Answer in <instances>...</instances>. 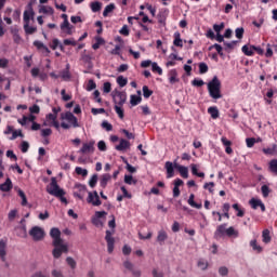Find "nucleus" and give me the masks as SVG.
Returning a JSON list of instances; mask_svg holds the SVG:
<instances>
[{
    "instance_id": "1",
    "label": "nucleus",
    "mask_w": 277,
    "mask_h": 277,
    "mask_svg": "<svg viewBox=\"0 0 277 277\" xmlns=\"http://www.w3.org/2000/svg\"><path fill=\"white\" fill-rule=\"evenodd\" d=\"M208 92L211 98L217 101V98H222V82L214 76L212 80L208 83Z\"/></svg>"
},
{
    "instance_id": "2",
    "label": "nucleus",
    "mask_w": 277,
    "mask_h": 277,
    "mask_svg": "<svg viewBox=\"0 0 277 277\" xmlns=\"http://www.w3.org/2000/svg\"><path fill=\"white\" fill-rule=\"evenodd\" d=\"M61 119L67 120V122H69V124L66 122H62L61 123L62 129H70V127H74V129L79 128V121L77 120V117H75V115L70 111L62 114Z\"/></svg>"
},
{
    "instance_id": "3",
    "label": "nucleus",
    "mask_w": 277,
    "mask_h": 277,
    "mask_svg": "<svg viewBox=\"0 0 277 277\" xmlns=\"http://www.w3.org/2000/svg\"><path fill=\"white\" fill-rule=\"evenodd\" d=\"M48 194L50 196H66V192L64 189L60 188V185H57V179L52 177L50 185L47 187Z\"/></svg>"
},
{
    "instance_id": "4",
    "label": "nucleus",
    "mask_w": 277,
    "mask_h": 277,
    "mask_svg": "<svg viewBox=\"0 0 277 277\" xmlns=\"http://www.w3.org/2000/svg\"><path fill=\"white\" fill-rule=\"evenodd\" d=\"M53 246L54 249L52 251V255L54 259H60L62 254H68V243H64V241H62Z\"/></svg>"
},
{
    "instance_id": "5",
    "label": "nucleus",
    "mask_w": 277,
    "mask_h": 277,
    "mask_svg": "<svg viewBox=\"0 0 277 277\" xmlns=\"http://www.w3.org/2000/svg\"><path fill=\"white\" fill-rule=\"evenodd\" d=\"M29 235L31 236V239H34L35 241H42V239H44V229L40 226H34L30 230H29Z\"/></svg>"
},
{
    "instance_id": "6",
    "label": "nucleus",
    "mask_w": 277,
    "mask_h": 277,
    "mask_svg": "<svg viewBox=\"0 0 277 277\" xmlns=\"http://www.w3.org/2000/svg\"><path fill=\"white\" fill-rule=\"evenodd\" d=\"M87 202L93 207H101V205H103L101 197L98 196V192L96 190L88 193Z\"/></svg>"
},
{
    "instance_id": "7",
    "label": "nucleus",
    "mask_w": 277,
    "mask_h": 277,
    "mask_svg": "<svg viewBox=\"0 0 277 277\" xmlns=\"http://www.w3.org/2000/svg\"><path fill=\"white\" fill-rule=\"evenodd\" d=\"M34 16H36V12H34V3L29 2L24 11V25L31 23Z\"/></svg>"
},
{
    "instance_id": "8",
    "label": "nucleus",
    "mask_w": 277,
    "mask_h": 277,
    "mask_svg": "<svg viewBox=\"0 0 277 277\" xmlns=\"http://www.w3.org/2000/svg\"><path fill=\"white\" fill-rule=\"evenodd\" d=\"M114 230H106L105 241L107 242V252L111 254L114 252V246L116 243V239L113 238Z\"/></svg>"
},
{
    "instance_id": "9",
    "label": "nucleus",
    "mask_w": 277,
    "mask_h": 277,
    "mask_svg": "<svg viewBox=\"0 0 277 277\" xmlns=\"http://www.w3.org/2000/svg\"><path fill=\"white\" fill-rule=\"evenodd\" d=\"M50 236L52 237L53 241H52V246H57V243H62V241H64L62 239V232H60V228L57 227H53L50 230Z\"/></svg>"
},
{
    "instance_id": "10",
    "label": "nucleus",
    "mask_w": 277,
    "mask_h": 277,
    "mask_svg": "<svg viewBox=\"0 0 277 277\" xmlns=\"http://www.w3.org/2000/svg\"><path fill=\"white\" fill-rule=\"evenodd\" d=\"M76 189H78V192L74 193L75 198L83 200V198H85V194H88V187L83 184H76Z\"/></svg>"
},
{
    "instance_id": "11",
    "label": "nucleus",
    "mask_w": 277,
    "mask_h": 277,
    "mask_svg": "<svg viewBox=\"0 0 277 277\" xmlns=\"http://www.w3.org/2000/svg\"><path fill=\"white\" fill-rule=\"evenodd\" d=\"M114 101H115L116 105H119L120 107H122V105H124L127 103V93L126 92H117L114 95Z\"/></svg>"
},
{
    "instance_id": "12",
    "label": "nucleus",
    "mask_w": 277,
    "mask_h": 277,
    "mask_svg": "<svg viewBox=\"0 0 277 277\" xmlns=\"http://www.w3.org/2000/svg\"><path fill=\"white\" fill-rule=\"evenodd\" d=\"M249 205H251V208L254 210L259 209L260 207L261 211L265 213V203H263L261 199L252 198L250 199Z\"/></svg>"
},
{
    "instance_id": "13",
    "label": "nucleus",
    "mask_w": 277,
    "mask_h": 277,
    "mask_svg": "<svg viewBox=\"0 0 277 277\" xmlns=\"http://www.w3.org/2000/svg\"><path fill=\"white\" fill-rule=\"evenodd\" d=\"M94 144H95L94 141H90L89 143L82 144L80 153H82V155H88L90 153H94Z\"/></svg>"
},
{
    "instance_id": "14",
    "label": "nucleus",
    "mask_w": 277,
    "mask_h": 277,
    "mask_svg": "<svg viewBox=\"0 0 277 277\" xmlns=\"http://www.w3.org/2000/svg\"><path fill=\"white\" fill-rule=\"evenodd\" d=\"M174 169L180 172L182 179H189V169L187 167L175 163Z\"/></svg>"
},
{
    "instance_id": "15",
    "label": "nucleus",
    "mask_w": 277,
    "mask_h": 277,
    "mask_svg": "<svg viewBox=\"0 0 277 277\" xmlns=\"http://www.w3.org/2000/svg\"><path fill=\"white\" fill-rule=\"evenodd\" d=\"M168 78L171 85H174V83H179L181 81V79H179V72L176 71V69H171L168 72Z\"/></svg>"
},
{
    "instance_id": "16",
    "label": "nucleus",
    "mask_w": 277,
    "mask_h": 277,
    "mask_svg": "<svg viewBox=\"0 0 277 277\" xmlns=\"http://www.w3.org/2000/svg\"><path fill=\"white\" fill-rule=\"evenodd\" d=\"M109 181H111V175L109 173H105L101 175L100 186L102 187V189H105V187H107V184L109 183Z\"/></svg>"
},
{
    "instance_id": "17",
    "label": "nucleus",
    "mask_w": 277,
    "mask_h": 277,
    "mask_svg": "<svg viewBox=\"0 0 277 277\" xmlns=\"http://www.w3.org/2000/svg\"><path fill=\"white\" fill-rule=\"evenodd\" d=\"M164 168L167 170V179H172V176H174V163L167 161Z\"/></svg>"
},
{
    "instance_id": "18",
    "label": "nucleus",
    "mask_w": 277,
    "mask_h": 277,
    "mask_svg": "<svg viewBox=\"0 0 277 277\" xmlns=\"http://www.w3.org/2000/svg\"><path fill=\"white\" fill-rule=\"evenodd\" d=\"M63 81H70V65H66V69L62 70L61 74L58 75Z\"/></svg>"
},
{
    "instance_id": "19",
    "label": "nucleus",
    "mask_w": 277,
    "mask_h": 277,
    "mask_svg": "<svg viewBox=\"0 0 277 277\" xmlns=\"http://www.w3.org/2000/svg\"><path fill=\"white\" fill-rule=\"evenodd\" d=\"M34 47H36V49H38V51H43V53H47V55H49V53H51V50H49V48L47 45H44V43H42V41H34Z\"/></svg>"
},
{
    "instance_id": "20",
    "label": "nucleus",
    "mask_w": 277,
    "mask_h": 277,
    "mask_svg": "<svg viewBox=\"0 0 277 277\" xmlns=\"http://www.w3.org/2000/svg\"><path fill=\"white\" fill-rule=\"evenodd\" d=\"M168 239V233L163 229L158 232L157 241L160 246H163L164 241Z\"/></svg>"
},
{
    "instance_id": "21",
    "label": "nucleus",
    "mask_w": 277,
    "mask_h": 277,
    "mask_svg": "<svg viewBox=\"0 0 277 277\" xmlns=\"http://www.w3.org/2000/svg\"><path fill=\"white\" fill-rule=\"evenodd\" d=\"M131 143L129 141L121 138L119 142V145L116 146V150H127V148H130Z\"/></svg>"
},
{
    "instance_id": "22",
    "label": "nucleus",
    "mask_w": 277,
    "mask_h": 277,
    "mask_svg": "<svg viewBox=\"0 0 277 277\" xmlns=\"http://www.w3.org/2000/svg\"><path fill=\"white\" fill-rule=\"evenodd\" d=\"M173 44L174 47H180L181 49H183V39H181V32L176 31L173 35Z\"/></svg>"
},
{
    "instance_id": "23",
    "label": "nucleus",
    "mask_w": 277,
    "mask_h": 277,
    "mask_svg": "<svg viewBox=\"0 0 277 277\" xmlns=\"http://www.w3.org/2000/svg\"><path fill=\"white\" fill-rule=\"evenodd\" d=\"M208 114H210L213 120H217V118H220V110L215 106L209 107Z\"/></svg>"
},
{
    "instance_id": "24",
    "label": "nucleus",
    "mask_w": 277,
    "mask_h": 277,
    "mask_svg": "<svg viewBox=\"0 0 277 277\" xmlns=\"http://www.w3.org/2000/svg\"><path fill=\"white\" fill-rule=\"evenodd\" d=\"M192 174L198 176L199 179H205V172H198V164H190Z\"/></svg>"
},
{
    "instance_id": "25",
    "label": "nucleus",
    "mask_w": 277,
    "mask_h": 277,
    "mask_svg": "<svg viewBox=\"0 0 277 277\" xmlns=\"http://www.w3.org/2000/svg\"><path fill=\"white\" fill-rule=\"evenodd\" d=\"M12 189V180L6 179V181L0 185L1 192H10Z\"/></svg>"
},
{
    "instance_id": "26",
    "label": "nucleus",
    "mask_w": 277,
    "mask_h": 277,
    "mask_svg": "<svg viewBox=\"0 0 277 277\" xmlns=\"http://www.w3.org/2000/svg\"><path fill=\"white\" fill-rule=\"evenodd\" d=\"M6 245L5 241L0 240V259L1 261H5V255L8 252L5 251Z\"/></svg>"
},
{
    "instance_id": "27",
    "label": "nucleus",
    "mask_w": 277,
    "mask_h": 277,
    "mask_svg": "<svg viewBox=\"0 0 277 277\" xmlns=\"http://www.w3.org/2000/svg\"><path fill=\"white\" fill-rule=\"evenodd\" d=\"M140 103H142V96L140 95L130 96V105H132V107L140 105Z\"/></svg>"
},
{
    "instance_id": "28",
    "label": "nucleus",
    "mask_w": 277,
    "mask_h": 277,
    "mask_svg": "<svg viewBox=\"0 0 277 277\" xmlns=\"http://www.w3.org/2000/svg\"><path fill=\"white\" fill-rule=\"evenodd\" d=\"M226 234V224L219 225L214 235L215 237H222V235Z\"/></svg>"
},
{
    "instance_id": "29",
    "label": "nucleus",
    "mask_w": 277,
    "mask_h": 277,
    "mask_svg": "<svg viewBox=\"0 0 277 277\" xmlns=\"http://www.w3.org/2000/svg\"><path fill=\"white\" fill-rule=\"evenodd\" d=\"M194 198H195L194 194H190L188 198V205L194 209H202V203H196V201H194Z\"/></svg>"
},
{
    "instance_id": "30",
    "label": "nucleus",
    "mask_w": 277,
    "mask_h": 277,
    "mask_svg": "<svg viewBox=\"0 0 277 277\" xmlns=\"http://www.w3.org/2000/svg\"><path fill=\"white\" fill-rule=\"evenodd\" d=\"M102 44H105V39L102 37H95V43L92 45V49L97 51V49H101Z\"/></svg>"
},
{
    "instance_id": "31",
    "label": "nucleus",
    "mask_w": 277,
    "mask_h": 277,
    "mask_svg": "<svg viewBox=\"0 0 277 277\" xmlns=\"http://www.w3.org/2000/svg\"><path fill=\"white\" fill-rule=\"evenodd\" d=\"M250 246L252 247V250L254 252L261 253L263 252V247L259 245V242H256L255 239L250 241Z\"/></svg>"
},
{
    "instance_id": "32",
    "label": "nucleus",
    "mask_w": 277,
    "mask_h": 277,
    "mask_svg": "<svg viewBox=\"0 0 277 277\" xmlns=\"http://www.w3.org/2000/svg\"><path fill=\"white\" fill-rule=\"evenodd\" d=\"M276 148L277 145L273 144L271 147L263 148L262 153H264V155H276Z\"/></svg>"
},
{
    "instance_id": "33",
    "label": "nucleus",
    "mask_w": 277,
    "mask_h": 277,
    "mask_svg": "<svg viewBox=\"0 0 277 277\" xmlns=\"http://www.w3.org/2000/svg\"><path fill=\"white\" fill-rule=\"evenodd\" d=\"M30 23L28 24H24V31L26 34H28L29 36H31V34H36V31H38V28L34 27V26H29Z\"/></svg>"
},
{
    "instance_id": "34",
    "label": "nucleus",
    "mask_w": 277,
    "mask_h": 277,
    "mask_svg": "<svg viewBox=\"0 0 277 277\" xmlns=\"http://www.w3.org/2000/svg\"><path fill=\"white\" fill-rule=\"evenodd\" d=\"M114 10H116V5L115 4L111 3V4L106 5L105 9H104V12H103V16L104 17L109 16V14H111V12Z\"/></svg>"
},
{
    "instance_id": "35",
    "label": "nucleus",
    "mask_w": 277,
    "mask_h": 277,
    "mask_svg": "<svg viewBox=\"0 0 277 277\" xmlns=\"http://www.w3.org/2000/svg\"><path fill=\"white\" fill-rule=\"evenodd\" d=\"M253 45H243L242 47V53H245L247 56L252 57V55H254L253 52Z\"/></svg>"
},
{
    "instance_id": "36",
    "label": "nucleus",
    "mask_w": 277,
    "mask_h": 277,
    "mask_svg": "<svg viewBox=\"0 0 277 277\" xmlns=\"http://www.w3.org/2000/svg\"><path fill=\"white\" fill-rule=\"evenodd\" d=\"M268 169L271 172H273V174L277 175V159H273L269 161Z\"/></svg>"
},
{
    "instance_id": "37",
    "label": "nucleus",
    "mask_w": 277,
    "mask_h": 277,
    "mask_svg": "<svg viewBox=\"0 0 277 277\" xmlns=\"http://www.w3.org/2000/svg\"><path fill=\"white\" fill-rule=\"evenodd\" d=\"M225 235H227V237H239V232L234 227H229L225 230Z\"/></svg>"
},
{
    "instance_id": "38",
    "label": "nucleus",
    "mask_w": 277,
    "mask_h": 277,
    "mask_svg": "<svg viewBox=\"0 0 277 277\" xmlns=\"http://www.w3.org/2000/svg\"><path fill=\"white\" fill-rule=\"evenodd\" d=\"M92 12H101L103 4L98 1L91 2L90 4Z\"/></svg>"
},
{
    "instance_id": "39",
    "label": "nucleus",
    "mask_w": 277,
    "mask_h": 277,
    "mask_svg": "<svg viewBox=\"0 0 277 277\" xmlns=\"http://www.w3.org/2000/svg\"><path fill=\"white\" fill-rule=\"evenodd\" d=\"M124 183L127 185H137V180L133 179V175H124Z\"/></svg>"
},
{
    "instance_id": "40",
    "label": "nucleus",
    "mask_w": 277,
    "mask_h": 277,
    "mask_svg": "<svg viewBox=\"0 0 277 277\" xmlns=\"http://www.w3.org/2000/svg\"><path fill=\"white\" fill-rule=\"evenodd\" d=\"M262 238L264 243H269V241H272V237L269 236V229L263 230Z\"/></svg>"
},
{
    "instance_id": "41",
    "label": "nucleus",
    "mask_w": 277,
    "mask_h": 277,
    "mask_svg": "<svg viewBox=\"0 0 277 277\" xmlns=\"http://www.w3.org/2000/svg\"><path fill=\"white\" fill-rule=\"evenodd\" d=\"M232 207L235 209V211H237V217H243V215H246V211L239 208V203H234Z\"/></svg>"
},
{
    "instance_id": "42",
    "label": "nucleus",
    "mask_w": 277,
    "mask_h": 277,
    "mask_svg": "<svg viewBox=\"0 0 277 277\" xmlns=\"http://www.w3.org/2000/svg\"><path fill=\"white\" fill-rule=\"evenodd\" d=\"M225 51H233L237 47V41L226 42L224 41Z\"/></svg>"
},
{
    "instance_id": "43",
    "label": "nucleus",
    "mask_w": 277,
    "mask_h": 277,
    "mask_svg": "<svg viewBox=\"0 0 277 277\" xmlns=\"http://www.w3.org/2000/svg\"><path fill=\"white\" fill-rule=\"evenodd\" d=\"M96 183H98V174H93L89 181V186L94 188L96 187Z\"/></svg>"
},
{
    "instance_id": "44",
    "label": "nucleus",
    "mask_w": 277,
    "mask_h": 277,
    "mask_svg": "<svg viewBox=\"0 0 277 277\" xmlns=\"http://www.w3.org/2000/svg\"><path fill=\"white\" fill-rule=\"evenodd\" d=\"M75 172L79 176H88V169H83L81 167H76Z\"/></svg>"
},
{
    "instance_id": "45",
    "label": "nucleus",
    "mask_w": 277,
    "mask_h": 277,
    "mask_svg": "<svg viewBox=\"0 0 277 277\" xmlns=\"http://www.w3.org/2000/svg\"><path fill=\"white\" fill-rule=\"evenodd\" d=\"M143 96L144 98H150L153 96V91L148 89V85L143 87Z\"/></svg>"
},
{
    "instance_id": "46",
    "label": "nucleus",
    "mask_w": 277,
    "mask_h": 277,
    "mask_svg": "<svg viewBox=\"0 0 277 277\" xmlns=\"http://www.w3.org/2000/svg\"><path fill=\"white\" fill-rule=\"evenodd\" d=\"M16 137H24L23 131H21V130H13L12 136L9 137V140L14 141V140H16Z\"/></svg>"
},
{
    "instance_id": "47",
    "label": "nucleus",
    "mask_w": 277,
    "mask_h": 277,
    "mask_svg": "<svg viewBox=\"0 0 277 277\" xmlns=\"http://www.w3.org/2000/svg\"><path fill=\"white\" fill-rule=\"evenodd\" d=\"M115 111L118 114L119 118L122 120L124 118V110L122 109V106L120 105H115Z\"/></svg>"
},
{
    "instance_id": "48",
    "label": "nucleus",
    "mask_w": 277,
    "mask_h": 277,
    "mask_svg": "<svg viewBox=\"0 0 277 277\" xmlns=\"http://www.w3.org/2000/svg\"><path fill=\"white\" fill-rule=\"evenodd\" d=\"M117 83L118 85H120V88H124V85H127V83H129V80H127V78L119 76L117 78Z\"/></svg>"
},
{
    "instance_id": "49",
    "label": "nucleus",
    "mask_w": 277,
    "mask_h": 277,
    "mask_svg": "<svg viewBox=\"0 0 277 277\" xmlns=\"http://www.w3.org/2000/svg\"><path fill=\"white\" fill-rule=\"evenodd\" d=\"M197 266L199 267V269H207V267H209V262H207V260H199L197 263Z\"/></svg>"
},
{
    "instance_id": "50",
    "label": "nucleus",
    "mask_w": 277,
    "mask_h": 277,
    "mask_svg": "<svg viewBox=\"0 0 277 277\" xmlns=\"http://www.w3.org/2000/svg\"><path fill=\"white\" fill-rule=\"evenodd\" d=\"M151 70L153 72H158V75H163V69L157 63H151Z\"/></svg>"
},
{
    "instance_id": "51",
    "label": "nucleus",
    "mask_w": 277,
    "mask_h": 277,
    "mask_svg": "<svg viewBox=\"0 0 277 277\" xmlns=\"http://www.w3.org/2000/svg\"><path fill=\"white\" fill-rule=\"evenodd\" d=\"M199 72L200 75H205L206 72H209V66L207 65V63L199 64Z\"/></svg>"
},
{
    "instance_id": "52",
    "label": "nucleus",
    "mask_w": 277,
    "mask_h": 277,
    "mask_svg": "<svg viewBox=\"0 0 277 277\" xmlns=\"http://www.w3.org/2000/svg\"><path fill=\"white\" fill-rule=\"evenodd\" d=\"M63 43L65 47H77V41L74 38L65 39Z\"/></svg>"
},
{
    "instance_id": "53",
    "label": "nucleus",
    "mask_w": 277,
    "mask_h": 277,
    "mask_svg": "<svg viewBox=\"0 0 277 277\" xmlns=\"http://www.w3.org/2000/svg\"><path fill=\"white\" fill-rule=\"evenodd\" d=\"M56 120H57V115L55 114L47 115V122H49V126L55 122Z\"/></svg>"
},
{
    "instance_id": "54",
    "label": "nucleus",
    "mask_w": 277,
    "mask_h": 277,
    "mask_svg": "<svg viewBox=\"0 0 277 277\" xmlns=\"http://www.w3.org/2000/svg\"><path fill=\"white\" fill-rule=\"evenodd\" d=\"M192 85L195 88H202V85H205V81L202 79H194L192 81Z\"/></svg>"
},
{
    "instance_id": "55",
    "label": "nucleus",
    "mask_w": 277,
    "mask_h": 277,
    "mask_svg": "<svg viewBox=\"0 0 277 277\" xmlns=\"http://www.w3.org/2000/svg\"><path fill=\"white\" fill-rule=\"evenodd\" d=\"M53 277H64V272L61 268H54L51 272Z\"/></svg>"
},
{
    "instance_id": "56",
    "label": "nucleus",
    "mask_w": 277,
    "mask_h": 277,
    "mask_svg": "<svg viewBox=\"0 0 277 277\" xmlns=\"http://www.w3.org/2000/svg\"><path fill=\"white\" fill-rule=\"evenodd\" d=\"M122 48L120 45H115V49L110 51V55H121Z\"/></svg>"
},
{
    "instance_id": "57",
    "label": "nucleus",
    "mask_w": 277,
    "mask_h": 277,
    "mask_svg": "<svg viewBox=\"0 0 277 277\" xmlns=\"http://www.w3.org/2000/svg\"><path fill=\"white\" fill-rule=\"evenodd\" d=\"M66 263L69 265V267H71V269H75V267H77V262L70 256L66 259Z\"/></svg>"
},
{
    "instance_id": "58",
    "label": "nucleus",
    "mask_w": 277,
    "mask_h": 277,
    "mask_svg": "<svg viewBox=\"0 0 277 277\" xmlns=\"http://www.w3.org/2000/svg\"><path fill=\"white\" fill-rule=\"evenodd\" d=\"M87 90L88 92H92V90H96V82H94V80H89Z\"/></svg>"
},
{
    "instance_id": "59",
    "label": "nucleus",
    "mask_w": 277,
    "mask_h": 277,
    "mask_svg": "<svg viewBox=\"0 0 277 277\" xmlns=\"http://www.w3.org/2000/svg\"><path fill=\"white\" fill-rule=\"evenodd\" d=\"M243 27L240 28H236L235 34H236V38H238V40H241V38H243Z\"/></svg>"
},
{
    "instance_id": "60",
    "label": "nucleus",
    "mask_w": 277,
    "mask_h": 277,
    "mask_svg": "<svg viewBox=\"0 0 277 277\" xmlns=\"http://www.w3.org/2000/svg\"><path fill=\"white\" fill-rule=\"evenodd\" d=\"M261 190H262V194H263V197L264 198H267V196H269V186H267V185H263L262 187H261Z\"/></svg>"
},
{
    "instance_id": "61",
    "label": "nucleus",
    "mask_w": 277,
    "mask_h": 277,
    "mask_svg": "<svg viewBox=\"0 0 277 277\" xmlns=\"http://www.w3.org/2000/svg\"><path fill=\"white\" fill-rule=\"evenodd\" d=\"M53 134V130H51V129H42L41 130V136L42 137H49V135H52Z\"/></svg>"
},
{
    "instance_id": "62",
    "label": "nucleus",
    "mask_w": 277,
    "mask_h": 277,
    "mask_svg": "<svg viewBox=\"0 0 277 277\" xmlns=\"http://www.w3.org/2000/svg\"><path fill=\"white\" fill-rule=\"evenodd\" d=\"M119 34L121 36H129V34H130L129 26L123 25L122 28L119 30Z\"/></svg>"
},
{
    "instance_id": "63",
    "label": "nucleus",
    "mask_w": 277,
    "mask_h": 277,
    "mask_svg": "<svg viewBox=\"0 0 277 277\" xmlns=\"http://www.w3.org/2000/svg\"><path fill=\"white\" fill-rule=\"evenodd\" d=\"M22 153H27L29 150V143L27 141H23L21 145Z\"/></svg>"
},
{
    "instance_id": "64",
    "label": "nucleus",
    "mask_w": 277,
    "mask_h": 277,
    "mask_svg": "<svg viewBox=\"0 0 277 277\" xmlns=\"http://www.w3.org/2000/svg\"><path fill=\"white\" fill-rule=\"evenodd\" d=\"M213 29L216 32V35L220 34V31H222V29H224V23H221L220 25L214 24Z\"/></svg>"
}]
</instances>
